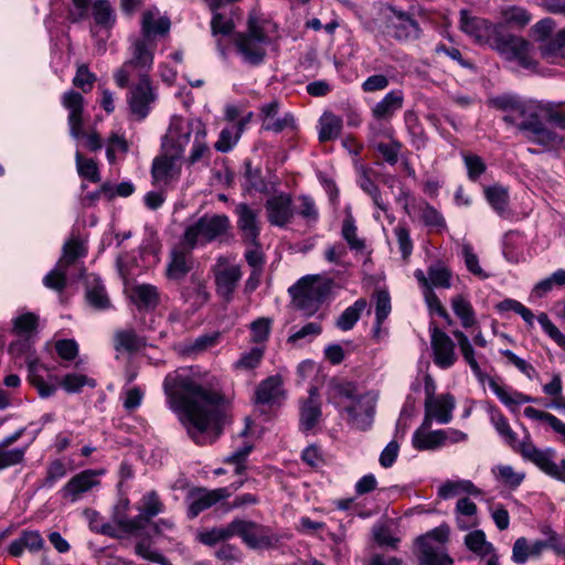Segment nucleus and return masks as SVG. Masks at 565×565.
Returning <instances> with one entry per match:
<instances>
[{
    "label": "nucleus",
    "mask_w": 565,
    "mask_h": 565,
    "mask_svg": "<svg viewBox=\"0 0 565 565\" xmlns=\"http://www.w3.org/2000/svg\"><path fill=\"white\" fill-rule=\"evenodd\" d=\"M162 387L168 407L194 441L203 443V434L209 430L220 434L226 418V404L206 383L199 367L184 366L168 373Z\"/></svg>",
    "instance_id": "f257e3e1"
},
{
    "label": "nucleus",
    "mask_w": 565,
    "mask_h": 565,
    "mask_svg": "<svg viewBox=\"0 0 565 565\" xmlns=\"http://www.w3.org/2000/svg\"><path fill=\"white\" fill-rule=\"evenodd\" d=\"M515 122H511L525 138L546 150H557L565 138L548 124L565 130V111L553 103L524 99L515 114Z\"/></svg>",
    "instance_id": "f03ea898"
},
{
    "label": "nucleus",
    "mask_w": 565,
    "mask_h": 565,
    "mask_svg": "<svg viewBox=\"0 0 565 565\" xmlns=\"http://www.w3.org/2000/svg\"><path fill=\"white\" fill-rule=\"evenodd\" d=\"M231 228L230 217L225 214H204L185 225L181 244L193 250L225 236Z\"/></svg>",
    "instance_id": "7ed1b4c3"
},
{
    "label": "nucleus",
    "mask_w": 565,
    "mask_h": 565,
    "mask_svg": "<svg viewBox=\"0 0 565 565\" xmlns=\"http://www.w3.org/2000/svg\"><path fill=\"white\" fill-rule=\"evenodd\" d=\"M268 36L259 25L258 19L249 15L247 21V31L238 33L235 38V46L242 55L244 62L250 65H258L266 55L265 44Z\"/></svg>",
    "instance_id": "20e7f679"
},
{
    "label": "nucleus",
    "mask_w": 565,
    "mask_h": 565,
    "mask_svg": "<svg viewBox=\"0 0 565 565\" xmlns=\"http://www.w3.org/2000/svg\"><path fill=\"white\" fill-rule=\"evenodd\" d=\"M295 306L310 317L315 315L323 302L328 288L316 279L302 278L289 289Z\"/></svg>",
    "instance_id": "39448f33"
},
{
    "label": "nucleus",
    "mask_w": 565,
    "mask_h": 565,
    "mask_svg": "<svg viewBox=\"0 0 565 565\" xmlns=\"http://www.w3.org/2000/svg\"><path fill=\"white\" fill-rule=\"evenodd\" d=\"M491 46L501 55L511 61H516L524 68H534L536 63L531 56V44L521 36L504 34L500 26Z\"/></svg>",
    "instance_id": "423d86ee"
},
{
    "label": "nucleus",
    "mask_w": 565,
    "mask_h": 565,
    "mask_svg": "<svg viewBox=\"0 0 565 565\" xmlns=\"http://www.w3.org/2000/svg\"><path fill=\"white\" fill-rule=\"evenodd\" d=\"M31 351L32 344L29 339L18 340L12 342L9 347V352L14 356L25 354L30 383L36 387L41 397H50L55 393L56 386L47 384L39 373L41 369L45 371H50V369L46 365L41 364Z\"/></svg>",
    "instance_id": "0eeeda50"
},
{
    "label": "nucleus",
    "mask_w": 565,
    "mask_h": 565,
    "mask_svg": "<svg viewBox=\"0 0 565 565\" xmlns=\"http://www.w3.org/2000/svg\"><path fill=\"white\" fill-rule=\"evenodd\" d=\"M234 536L253 550L269 548L278 542V536L268 527L244 519L233 520Z\"/></svg>",
    "instance_id": "6e6552de"
},
{
    "label": "nucleus",
    "mask_w": 565,
    "mask_h": 565,
    "mask_svg": "<svg viewBox=\"0 0 565 565\" xmlns=\"http://www.w3.org/2000/svg\"><path fill=\"white\" fill-rule=\"evenodd\" d=\"M231 494L230 488H216L211 490L204 487H194L190 489L185 495L188 518L195 519L202 512L228 499Z\"/></svg>",
    "instance_id": "1a4fd4ad"
},
{
    "label": "nucleus",
    "mask_w": 565,
    "mask_h": 565,
    "mask_svg": "<svg viewBox=\"0 0 565 565\" xmlns=\"http://www.w3.org/2000/svg\"><path fill=\"white\" fill-rule=\"evenodd\" d=\"M196 122L199 121L173 117L162 139V151L181 158L185 147L190 142L191 134H195Z\"/></svg>",
    "instance_id": "9d476101"
},
{
    "label": "nucleus",
    "mask_w": 565,
    "mask_h": 565,
    "mask_svg": "<svg viewBox=\"0 0 565 565\" xmlns=\"http://www.w3.org/2000/svg\"><path fill=\"white\" fill-rule=\"evenodd\" d=\"M376 402V393H361L353 403L344 406L349 424L359 430L370 429L374 420Z\"/></svg>",
    "instance_id": "9b49d317"
},
{
    "label": "nucleus",
    "mask_w": 565,
    "mask_h": 565,
    "mask_svg": "<svg viewBox=\"0 0 565 565\" xmlns=\"http://www.w3.org/2000/svg\"><path fill=\"white\" fill-rule=\"evenodd\" d=\"M523 458L539 467L547 476L565 482V459L559 465L555 463V450L553 448L540 449L533 447L531 443H525L521 447Z\"/></svg>",
    "instance_id": "f8f14e48"
},
{
    "label": "nucleus",
    "mask_w": 565,
    "mask_h": 565,
    "mask_svg": "<svg viewBox=\"0 0 565 565\" xmlns=\"http://www.w3.org/2000/svg\"><path fill=\"white\" fill-rule=\"evenodd\" d=\"M213 273L217 295L225 301H231L243 275L241 266L231 264L225 256H220L213 267Z\"/></svg>",
    "instance_id": "ddd939ff"
},
{
    "label": "nucleus",
    "mask_w": 565,
    "mask_h": 565,
    "mask_svg": "<svg viewBox=\"0 0 565 565\" xmlns=\"http://www.w3.org/2000/svg\"><path fill=\"white\" fill-rule=\"evenodd\" d=\"M386 29L397 41H414L420 35L418 22L409 13L393 7L387 9Z\"/></svg>",
    "instance_id": "4468645a"
},
{
    "label": "nucleus",
    "mask_w": 565,
    "mask_h": 565,
    "mask_svg": "<svg viewBox=\"0 0 565 565\" xmlns=\"http://www.w3.org/2000/svg\"><path fill=\"white\" fill-rule=\"evenodd\" d=\"M234 213L237 217L236 224L243 242L252 246H257L260 234V211L252 207L247 203H239L236 205Z\"/></svg>",
    "instance_id": "2eb2a0df"
},
{
    "label": "nucleus",
    "mask_w": 565,
    "mask_h": 565,
    "mask_svg": "<svg viewBox=\"0 0 565 565\" xmlns=\"http://www.w3.org/2000/svg\"><path fill=\"white\" fill-rule=\"evenodd\" d=\"M500 24H492L486 19L471 15L468 10L460 11V30L478 43H492Z\"/></svg>",
    "instance_id": "dca6fc26"
},
{
    "label": "nucleus",
    "mask_w": 565,
    "mask_h": 565,
    "mask_svg": "<svg viewBox=\"0 0 565 565\" xmlns=\"http://www.w3.org/2000/svg\"><path fill=\"white\" fill-rule=\"evenodd\" d=\"M455 408L456 399L449 393L441 394L436 398L425 399L424 428H430L433 420L439 424L450 423Z\"/></svg>",
    "instance_id": "f3484780"
},
{
    "label": "nucleus",
    "mask_w": 565,
    "mask_h": 565,
    "mask_svg": "<svg viewBox=\"0 0 565 565\" xmlns=\"http://www.w3.org/2000/svg\"><path fill=\"white\" fill-rule=\"evenodd\" d=\"M265 210L268 222L278 227L287 226L294 218L292 199L287 193H279L266 200Z\"/></svg>",
    "instance_id": "a211bd4d"
},
{
    "label": "nucleus",
    "mask_w": 565,
    "mask_h": 565,
    "mask_svg": "<svg viewBox=\"0 0 565 565\" xmlns=\"http://www.w3.org/2000/svg\"><path fill=\"white\" fill-rule=\"evenodd\" d=\"M156 94L152 88L151 82L135 83L130 87L129 96L127 98L131 115L142 120L149 113L150 105L156 100Z\"/></svg>",
    "instance_id": "6ab92c4d"
},
{
    "label": "nucleus",
    "mask_w": 565,
    "mask_h": 565,
    "mask_svg": "<svg viewBox=\"0 0 565 565\" xmlns=\"http://www.w3.org/2000/svg\"><path fill=\"white\" fill-rule=\"evenodd\" d=\"M430 333L435 364L440 369L451 367L457 361L454 341L437 327L433 328Z\"/></svg>",
    "instance_id": "aec40b11"
},
{
    "label": "nucleus",
    "mask_w": 565,
    "mask_h": 565,
    "mask_svg": "<svg viewBox=\"0 0 565 565\" xmlns=\"http://www.w3.org/2000/svg\"><path fill=\"white\" fill-rule=\"evenodd\" d=\"M414 277L422 289H427V286L431 290H434V288L449 289L452 285V271L440 262L430 264L427 268V273L422 269H416Z\"/></svg>",
    "instance_id": "412c9836"
},
{
    "label": "nucleus",
    "mask_w": 565,
    "mask_h": 565,
    "mask_svg": "<svg viewBox=\"0 0 565 565\" xmlns=\"http://www.w3.org/2000/svg\"><path fill=\"white\" fill-rule=\"evenodd\" d=\"M279 103L278 100H271L270 103L264 104L259 108V117L262 119V128L267 131L275 134L281 132L282 130L296 128V120L292 114L286 113L282 117H278Z\"/></svg>",
    "instance_id": "4be33fe9"
},
{
    "label": "nucleus",
    "mask_w": 565,
    "mask_h": 565,
    "mask_svg": "<svg viewBox=\"0 0 565 565\" xmlns=\"http://www.w3.org/2000/svg\"><path fill=\"white\" fill-rule=\"evenodd\" d=\"M62 105L68 111L70 135L78 139L83 136L84 97L75 90H67L62 96Z\"/></svg>",
    "instance_id": "5701e85b"
},
{
    "label": "nucleus",
    "mask_w": 565,
    "mask_h": 565,
    "mask_svg": "<svg viewBox=\"0 0 565 565\" xmlns=\"http://www.w3.org/2000/svg\"><path fill=\"white\" fill-rule=\"evenodd\" d=\"M179 159V157L162 151V154L157 157L152 163L151 174L154 183L166 185L177 180L181 173Z\"/></svg>",
    "instance_id": "b1692460"
},
{
    "label": "nucleus",
    "mask_w": 565,
    "mask_h": 565,
    "mask_svg": "<svg viewBox=\"0 0 565 565\" xmlns=\"http://www.w3.org/2000/svg\"><path fill=\"white\" fill-rule=\"evenodd\" d=\"M286 396L282 377L278 374L262 381L255 392V403L263 405L279 404Z\"/></svg>",
    "instance_id": "393cba45"
},
{
    "label": "nucleus",
    "mask_w": 565,
    "mask_h": 565,
    "mask_svg": "<svg viewBox=\"0 0 565 565\" xmlns=\"http://www.w3.org/2000/svg\"><path fill=\"white\" fill-rule=\"evenodd\" d=\"M170 30V20L160 15L158 9H149L142 13L141 18V36L140 39L156 42V35H164Z\"/></svg>",
    "instance_id": "a878e982"
},
{
    "label": "nucleus",
    "mask_w": 565,
    "mask_h": 565,
    "mask_svg": "<svg viewBox=\"0 0 565 565\" xmlns=\"http://www.w3.org/2000/svg\"><path fill=\"white\" fill-rule=\"evenodd\" d=\"M212 20H211V31L212 35L216 39V44L218 51L224 55L225 50L221 44L220 36H227L233 33L235 29L233 14L234 10L233 8L225 7V3L223 7L218 10L212 11Z\"/></svg>",
    "instance_id": "bb28decb"
},
{
    "label": "nucleus",
    "mask_w": 565,
    "mask_h": 565,
    "mask_svg": "<svg viewBox=\"0 0 565 565\" xmlns=\"http://www.w3.org/2000/svg\"><path fill=\"white\" fill-rule=\"evenodd\" d=\"M490 419L492 425L494 426L498 434L508 443L514 450L519 451L521 456L523 457V454L521 451V447L525 443H531L533 447H536L529 434V431L525 430V436L522 441H519L516 438V434L512 430V428L509 425L508 419L504 417V415L497 408L490 409Z\"/></svg>",
    "instance_id": "cd10ccee"
},
{
    "label": "nucleus",
    "mask_w": 565,
    "mask_h": 565,
    "mask_svg": "<svg viewBox=\"0 0 565 565\" xmlns=\"http://www.w3.org/2000/svg\"><path fill=\"white\" fill-rule=\"evenodd\" d=\"M156 46V42H149L140 38L131 39L129 46L130 56L126 62L151 71Z\"/></svg>",
    "instance_id": "c85d7f7f"
},
{
    "label": "nucleus",
    "mask_w": 565,
    "mask_h": 565,
    "mask_svg": "<svg viewBox=\"0 0 565 565\" xmlns=\"http://www.w3.org/2000/svg\"><path fill=\"white\" fill-rule=\"evenodd\" d=\"M403 103L402 90H391L373 106L372 116L376 120L388 121L403 107Z\"/></svg>",
    "instance_id": "c756f323"
},
{
    "label": "nucleus",
    "mask_w": 565,
    "mask_h": 565,
    "mask_svg": "<svg viewBox=\"0 0 565 565\" xmlns=\"http://www.w3.org/2000/svg\"><path fill=\"white\" fill-rule=\"evenodd\" d=\"M191 252L183 245L171 252V259L167 267V277L169 279L180 280L185 277L192 266Z\"/></svg>",
    "instance_id": "7c9ffc66"
},
{
    "label": "nucleus",
    "mask_w": 565,
    "mask_h": 565,
    "mask_svg": "<svg viewBox=\"0 0 565 565\" xmlns=\"http://www.w3.org/2000/svg\"><path fill=\"white\" fill-rule=\"evenodd\" d=\"M321 406L315 388L310 390L309 396L300 405V428L305 431L311 430L320 420Z\"/></svg>",
    "instance_id": "2f4dec72"
},
{
    "label": "nucleus",
    "mask_w": 565,
    "mask_h": 565,
    "mask_svg": "<svg viewBox=\"0 0 565 565\" xmlns=\"http://www.w3.org/2000/svg\"><path fill=\"white\" fill-rule=\"evenodd\" d=\"M423 424L413 435V446L418 450H434L447 441L446 430L438 429L429 431Z\"/></svg>",
    "instance_id": "473e14b6"
},
{
    "label": "nucleus",
    "mask_w": 565,
    "mask_h": 565,
    "mask_svg": "<svg viewBox=\"0 0 565 565\" xmlns=\"http://www.w3.org/2000/svg\"><path fill=\"white\" fill-rule=\"evenodd\" d=\"M44 540L38 531H23L21 535L9 545L12 556H21L24 550L35 553L43 548Z\"/></svg>",
    "instance_id": "72a5a7b5"
},
{
    "label": "nucleus",
    "mask_w": 565,
    "mask_h": 565,
    "mask_svg": "<svg viewBox=\"0 0 565 565\" xmlns=\"http://www.w3.org/2000/svg\"><path fill=\"white\" fill-rule=\"evenodd\" d=\"M523 100L524 99L518 95L502 94L499 96L490 97L487 103L490 107L503 111L504 122L511 125V122H515V114Z\"/></svg>",
    "instance_id": "f704fd0d"
},
{
    "label": "nucleus",
    "mask_w": 565,
    "mask_h": 565,
    "mask_svg": "<svg viewBox=\"0 0 565 565\" xmlns=\"http://www.w3.org/2000/svg\"><path fill=\"white\" fill-rule=\"evenodd\" d=\"M478 509L475 502L468 498L457 501L455 514L456 522L460 530L466 531L479 524Z\"/></svg>",
    "instance_id": "c9c22d12"
},
{
    "label": "nucleus",
    "mask_w": 565,
    "mask_h": 565,
    "mask_svg": "<svg viewBox=\"0 0 565 565\" xmlns=\"http://www.w3.org/2000/svg\"><path fill=\"white\" fill-rule=\"evenodd\" d=\"M130 298L139 309H153L160 301L158 288L149 284L136 285L131 289Z\"/></svg>",
    "instance_id": "e433bc0d"
},
{
    "label": "nucleus",
    "mask_w": 565,
    "mask_h": 565,
    "mask_svg": "<svg viewBox=\"0 0 565 565\" xmlns=\"http://www.w3.org/2000/svg\"><path fill=\"white\" fill-rule=\"evenodd\" d=\"M97 484L96 472L86 470L73 477L64 487L63 492L65 497H71L75 501L79 494L88 491Z\"/></svg>",
    "instance_id": "4c0bfd02"
},
{
    "label": "nucleus",
    "mask_w": 565,
    "mask_h": 565,
    "mask_svg": "<svg viewBox=\"0 0 565 565\" xmlns=\"http://www.w3.org/2000/svg\"><path fill=\"white\" fill-rule=\"evenodd\" d=\"M360 394L356 385L352 382L332 381L329 385L328 401L340 406L344 401L353 403Z\"/></svg>",
    "instance_id": "58836bf2"
},
{
    "label": "nucleus",
    "mask_w": 565,
    "mask_h": 565,
    "mask_svg": "<svg viewBox=\"0 0 565 565\" xmlns=\"http://www.w3.org/2000/svg\"><path fill=\"white\" fill-rule=\"evenodd\" d=\"M150 71L143 67L125 62L114 74L117 86L127 87L130 81L137 79V83L150 81Z\"/></svg>",
    "instance_id": "ea45409f"
},
{
    "label": "nucleus",
    "mask_w": 565,
    "mask_h": 565,
    "mask_svg": "<svg viewBox=\"0 0 565 565\" xmlns=\"http://www.w3.org/2000/svg\"><path fill=\"white\" fill-rule=\"evenodd\" d=\"M489 386L493 394L504 404L511 412H515L521 404L534 402V399L523 393L513 391L510 392L504 386L490 380Z\"/></svg>",
    "instance_id": "a19ab883"
},
{
    "label": "nucleus",
    "mask_w": 565,
    "mask_h": 565,
    "mask_svg": "<svg viewBox=\"0 0 565 565\" xmlns=\"http://www.w3.org/2000/svg\"><path fill=\"white\" fill-rule=\"evenodd\" d=\"M145 345V339L139 337L134 329L118 330L114 334V349L117 352L132 353Z\"/></svg>",
    "instance_id": "79ce46f5"
},
{
    "label": "nucleus",
    "mask_w": 565,
    "mask_h": 565,
    "mask_svg": "<svg viewBox=\"0 0 565 565\" xmlns=\"http://www.w3.org/2000/svg\"><path fill=\"white\" fill-rule=\"evenodd\" d=\"M419 547V562L422 565H454L452 558L446 553L444 546H430L424 541Z\"/></svg>",
    "instance_id": "37998d69"
},
{
    "label": "nucleus",
    "mask_w": 565,
    "mask_h": 565,
    "mask_svg": "<svg viewBox=\"0 0 565 565\" xmlns=\"http://www.w3.org/2000/svg\"><path fill=\"white\" fill-rule=\"evenodd\" d=\"M465 544L469 551L480 557H490L497 554L493 544L487 541L486 534L482 530L469 532L465 536Z\"/></svg>",
    "instance_id": "c03bdc74"
},
{
    "label": "nucleus",
    "mask_w": 565,
    "mask_h": 565,
    "mask_svg": "<svg viewBox=\"0 0 565 565\" xmlns=\"http://www.w3.org/2000/svg\"><path fill=\"white\" fill-rule=\"evenodd\" d=\"M234 536L233 520L223 526H214L201 531L196 534V540L206 545L214 546L221 542H226Z\"/></svg>",
    "instance_id": "a18cd8bd"
},
{
    "label": "nucleus",
    "mask_w": 565,
    "mask_h": 565,
    "mask_svg": "<svg viewBox=\"0 0 565 565\" xmlns=\"http://www.w3.org/2000/svg\"><path fill=\"white\" fill-rule=\"evenodd\" d=\"M246 121L242 120L235 125L225 127L221 130L218 140L214 143V148L220 152L230 151L241 138Z\"/></svg>",
    "instance_id": "49530a36"
},
{
    "label": "nucleus",
    "mask_w": 565,
    "mask_h": 565,
    "mask_svg": "<svg viewBox=\"0 0 565 565\" xmlns=\"http://www.w3.org/2000/svg\"><path fill=\"white\" fill-rule=\"evenodd\" d=\"M460 493L479 495L481 491L470 480L446 481L438 489V495L443 499H449Z\"/></svg>",
    "instance_id": "de8ad7c7"
},
{
    "label": "nucleus",
    "mask_w": 565,
    "mask_h": 565,
    "mask_svg": "<svg viewBox=\"0 0 565 565\" xmlns=\"http://www.w3.org/2000/svg\"><path fill=\"white\" fill-rule=\"evenodd\" d=\"M342 119L332 113H324L319 120V140L324 142L338 138Z\"/></svg>",
    "instance_id": "09e8293b"
},
{
    "label": "nucleus",
    "mask_w": 565,
    "mask_h": 565,
    "mask_svg": "<svg viewBox=\"0 0 565 565\" xmlns=\"http://www.w3.org/2000/svg\"><path fill=\"white\" fill-rule=\"evenodd\" d=\"M86 299L92 307L98 310H104L110 307V300L105 286L97 278H94L88 282Z\"/></svg>",
    "instance_id": "8fccbe9b"
},
{
    "label": "nucleus",
    "mask_w": 565,
    "mask_h": 565,
    "mask_svg": "<svg viewBox=\"0 0 565 565\" xmlns=\"http://www.w3.org/2000/svg\"><path fill=\"white\" fill-rule=\"evenodd\" d=\"M452 334L456 338V340L458 341V345H459V349L461 351V354H462L465 361L469 364L473 374L478 379L482 380L483 373L475 358V350H473L468 337L460 330H455L452 332Z\"/></svg>",
    "instance_id": "3c124183"
},
{
    "label": "nucleus",
    "mask_w": 565,
    "mask_h": 565,
    "mask_svg": "<svg viewBox=\"0 0 565 565\" xmlns=\"http://www.w3.org/2000/svg\"><path fill=\"white\" fill-rule=\"evenodd\" d=\"M366 306L367 302L365 299H358L341 313L337 320V327L343 331L351 330L360 319L361 313L366 309Z\"/></svg>",
    "instance_id": "603ef678"
},
{
    "label": "nucleus",
    "mask_w": 565,
    "mask_h": 565,
    "mask_svg": "<svg viewBox=\"0 0 565 565\" xmlns=\"http://www.w3.org/2000/svg\"><path fill=\"white\" fill-rule=\"evenodd\" d=\"M205 136L206 132L204 126L202 125V122H196L194 141L191 149V153L188 158L190 164H194L210 156V148L205 142Z\"/></svg>",
    "instance_id": "864d4df0"
},
{
    "label": "nucleus",
    "mask_w": 565,
    "mask_h": 565,
    "mask_svg": "<svg viewBox=\"0 0 565 565\" xmlns=\"http://www.w3.org/2000/svg\"><path fill=\"white\" fill-rule=\"evenodd\" d=\"M183 297L186 301H191L193 306L201 307L207 302L210 294L205 282L198 277H192L190 285L184 289Z\"/></svg>",
    "instance_id": "5fc2aeb1"
},
{
    "label": "nucleus",
    "mask_w": 565,
    "mask_h": 565,
    "mask_svg": "<svg viewBox=\"0 0 565 565\" xmlns=\"http://www.w3.org/2000/svg\"><path fill=\"white\" fill-rule=\"evenodd\" d=\"M451 307L455 315L460 319L463 328H470L476 324L475 310L471 303L461 295L451 299Z\"/></svg>",
    "instance_id": "6e6d98bb"
},
{
    "label": "nucleus",
    "mask_w": 565,
    "mask_h": 565,
    "mask_svg": "<svg viewBox=\"0 0 565 565\" xmlns=\"http://www.w3.org/2000/svg\"><path fill=\"white\" fill-rule=\"evenodd\" d=\"M524 415L532 420L544 422V423L548 424L555 433H557L558 435L562 436L563 441L565 443V423H563L556 416H554L550 413L536 409L532 406H527L524 409Z\"/></svg>",
    "instance_id": "4d7b16f0"
},
{
    "label": "nucleus",
    "mask_w": 565,
    "mask_h": 565,
    "mask_svg": "<svg viewBox=\"0 0 565 565\" xmlns=\"http://www.w3.org/2000/svg\"><path fill=\"white\" fill-rule=\"evenodd\" d=\"M541 56L550 63H556L565 55V43L561 41V31L550 40L542 42L539 46Z\"/></svg>",
    "instance_id": "13d9d810"
},
{
    "label": "nucleus",
    "mask_w": 565,
    "mask_h": 565,
    "mask_svg": "<svg viewBox=\"0 0 565 565\" xmlns=\"http://www.w3.org/2000/svg\"><path fill=\"white\" fill-rule=\"evenodd\" d=\"M391 297L387 291L379 290L375 294V326L374 335L379 337L381 326L391 312Z\"/></svg>",
    "instance_id": "bf43d9fd"
},
{
    "label": "nucleus",
    "mask_w": 565,
    "mask_h": 565,
    "mask_svg": "<svg viewBox=\"0 0 565 565\" xmlns=\"http://www.w3.org/2000/svg\"><path fill=\"white\" fill-rule=\"evenodd\" d=\"M137 509L150 521L152 518L163 512L164 505L158 493L156 491H150L143 494Z\"/></svg>",
    "instance_id": "052dcab7"
},
{
    "label": "nucleus",
    "mask_w": 565,
    "mask_h": 565,
    "mask_svg": "<svg viewBox=\"0 0 565 565\" xmlns=\"http://www.w3.org/2000/svg\"><path fill=\"white\" fill-rule=\"evenodd\" d=\"M419 217L426 226H429L437 232H441L447 227L441 213L428 203H424L419 206Z\"/></svg>",
    "instance_id": "680f3d73"
},
{
    "label": "nucleus",
    "mask_w": 565,
    "mask_h": 565,
    "mask_svg": "<svg viewBox=\"0 0 565 565\" xmlns=\"http://www.w3.org/2000/svg\"><path fill=\"white\" fill-rule=\"evenodd\" d=\"M61 387L68 394L79 393L86 385L94 387L95 381L84 374L70 373L60 380Z\"/></svg>",
    "instance_id": "e2e57ef3"
},
{
    "label": "nucleus",
    "mask_w": 565,
    "mask_h": 565,
    "mask_svg": "<svg viewBox=\"0 0 565 565\" xmlns=\"http://www.w3.org/2000/svg\"><path fill=\"white\" fill-rule=\"evenodd\" d=\"M342 236L352 250L362 252L365 248V242L358 236V228L352 216H348L343 221Z\"/></svg>",
    "instance_id": "0e129e2a"
},
{
    "label": "nucleus",
    "mask_w": 565,
    "mask_h": 565,
    "mask_svg": "<svg viewBox=\"0 0 565 565\" xmlns=\"http://www.w3.org/2000/svg\"><path fill=\"white\" fill-rule=\"evenodd\" d=\"M296 205L295 213L301 216L308 224L316 223L319 217V212L315 201L308 195H300Z\"/></svg>",
    "instance_id": "69168bd1"
},
{
    "label": "nucleus",
    "mask_w": 565,
    "mask_h": 565,
    "mask_svg": "<svg viewBox=\"0 0 565 565\" xmlns=\"http://www.w3.org/2000/svg\"><path fill=\"white\" fill-rule=\"evenodd\" d=\"M264 356V349L255 347L249 351L243 353L241 358L234 363L236 370L249 371L255 369Z\"/></svg>",
    "instance_id": "338daca9"
},
{
    "label": "nucleus",
    "mask_w": 565,
    "mask_h": 565,
    "mask_svg": "<svg viewBox=\"0 0 565 565\" xmlns=\"http://www.w3.org/2000/svg\"><path fill=\"white\" fill-rule=\"evenodd\" d=\"M373 147L387 163L395 164L398 161L402 149L399 141L392 139L390 142H374Z\"/></svg>",
    "instance_id": "774afa93"
}]
</instances>
